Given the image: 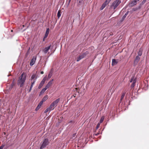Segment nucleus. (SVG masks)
<instances>
[{
  "instance_id": "f257e3e1",
  "label": "nucleus",
  "mask_w": 149,
  "mask_h": 149,
  "mask_svg": "<svg viewBox=\"0 0 149 149\" xmlns=\"http://www.w3.org/2000/svg\"><path fill=\"white\" fill-rule=\"evenodd\" d=\"M26 79V74L23 72L19 77L17 81V84L20 87H22L24 85V83Z\"/></svg>"
},
{
  "instance_id": "f03ea898",
  "label": "nucleus",
  "mask_w": 149,
  "mask_h": 149,
  "mask_svg": "<svg viewBox=\"0 0 149 149\" xmlns=\"http://www.w3.org/2000/svg\"><path fill=\"white\" fill-rule=\"evenodd\" d=\"M121 1L120 0H116L113 2L110 6V9L115 10L119 5Z\"/></svg>"
},
{
  "instance_id": "7ed1b4c3",
  "label": "nucleus",
  "mask_w": 149,
  "mask_h": 149,
  "mask_svg": "<svg viewBox=\"0 0 149 149\" xmlns=\"http://www.w3.org/2000/svg\"><path fill=\"white\" fill-rule=\"evenodd\" d=\"M49 143L48 139L46 138L43 141L40 147V149H43V148L45 147Z\"/></svg>"
},
{
  "instance_id": "20e7f679",
  "label": "nucleus",
  "mask_w": 149,
  "mask_h": 149,
  "mask_svg": "<svg viewBox=\"0 0 149 149\" xmlns=\"http://www.w3.org/2000/svg\"><path fill=\"white\" fill-rule=\"evenodd\" d=\"M88 52L87 51L86 52H85L82 53L77 58V61H79L81 59H82L85 56H86L88 54Z\"/></svg>"
},
{
  "instance_id": "39448f33",
  "label": "nucleus",
  "mask_w": 149,
  "mask_h": 149,
  "mask_svg": "<svg viewBox=\"0 0 149 149\" xmlns=\"http://www.w3.org/2000/svg\"><path fill=\"white\" fill-rule=\"evenodd\" d=\"M113 35V33L112 32H110L109 31H107L105 33L104 36L105 37H108Z\"/></svg>"
},
{
  "instance_id": "423d86ee",
  "label": "nucleus",
  "mask_w": 149,
  "mask_h": 149,
  "mask_svg": "<svg viewBox=\"0 0 149 149\" xmlns=\"http://www.w3.org/2000/svg\"><path fill=\"white\" fill-rule=\"evenodd\" d=\"M36 59V56H33L30 62V65L32 66L35 63Z\"/></svg>"
},
{
  "instance_id": "0eeeda50",
  "label": "nucleus",
  "mask_w": 149,
  "mask_h": 149,
  "mask_svg": "<svg viewBox=\"0 0 149 149\" xmlns=\"http://www.w3.org/2000/svg\"><path fill=\"white\" fill-rule=\"evenodd\" d=\"M140 59V58L139 56H136L135 60L134 61V65H136L139 62Z\"/></svg>"
},
{
  "instance_id": "6e6552de",
  "label": "nucleus",
  "mask_w": 149,
  "mask_h": 149,
  "mask_svg": "<svg viewBox=\"0 0 149 149\" xmlns=\"http://www.w3.org/2000/svg\"><path fill=\"white\" fill-rule=\"evenodd\" d=\"M53 79H52L46 85L45 87L47 89L49 88L51 85L52 83V82L53 81Z\"/></svg>"
},
{
  "instance_id": "1a4fd4ad",
  "label": "nucleus",
  "mask_w": 149,
  "mask_h": 149,
  "mask_svg": "<svg viewBox=\"0 0 149 149\" xmlns=\"http://www.w3.org/2000/svg\"><path fill=\"white\" fill-rule=\"evenodd\" d=\"M60 100V98H58L53 102L52 103L55 106V107H56L57 106V104L59 102Z\"/></svg>"
},
{
  "instance_id": "9d476101",
  "label": "nucleus",
  "mask_w": 149,
  "mask_h": 149,
  "mask_svg": "<svg viewBox=\"0 0 149 149\" xmlns=\"http://www.w3.org/2000/svg\"><path fill=\"white\" fill-rule=\"evenodd\" d=\"M60 100V98H58L53 102L52 103L55 106V107H56L57 106V104L59 102Z\"/></svg>"
},
{
  "instance_id": "9b49d317",
  "label": "nucleus",
  "mask_w": 149,
  "mask_h": 149,
  "mask_svg": "<svg viewBox=\"0 0 149 149\" xmlns=\"http://www.w3.org/2000/svg\"><path fill=\"white\" fill-rule=\"evenodd\" d=\"M118 60H116L115 59H113L112 60V65H116L118 63Z\"/></svg>"
},
{
  "instance_id": "f8f14e48",
  "label": "nucleus",
  "mask_w": 149,
  "mask_h": 149,
  "mask_svg": "<svg viewBox=\"0 0 149 149\" xmlns=\"http://www.w3.org/2000/svg\"><path fill=\"white\" fill-rule=\"evenodd\" d=\"M51 47V45L48 46V47H46L43 50V51L45 53H47L50 47Z\"/></svg>"
},
{
  "instance_id": "ddd939ff",
  "label": "nucleus",
  "mask_w": 149,
  "mask_h": 149,
  "mask_svg": "<svg viewBox=\"0 0 149 149\" xmlns=\"http://www.w3.org/2000/svg\"><path fill=\"white\" fill-rule=\"evenodd\" d=\"M137 1L136 0H134L131 2L130 3L131 6H132L136 5L137 3Z\"/></svg>"
},
{
  "instance_id": "4468645a",
  "label": "nucleus",
  "mask_w": 149,
  "mask_h": 149,
  "mask_svg": "<svg viewBox=\"0 0 149 149\" xmlns=\"http://www.w3.org/2000/svg\"><path fill=\"white\" fill-rule=\"evenodd\" d=\"M108 4L106 2H105L102 4V6L101 7L100 9L101 10H103L105 6Z\"/></svg>"
},
{
  "instance_id": "2eb2a0df",
  "label": "nucleus",
  "mask_w": 149,
  "mask_h": 149,
  "mask_svg": "<svg viewBox=\"0 0 149 149\" xmlns=\"http://www.w3.org/2000/svg\"><path fill=\"white\" fill-rule=\"evenodd\" d=\"M126 93L125 92H123L121 94V96L120 98V102H121V101H122V100H123V98H124L125 95V94Z\"/></svg>"
},
{
  "instance_id": "dca6fc26",
  "label": "nucleus",
  "mask_w": 149,
  "mask_h": 149,
  "mask_svg": "<svg viewBox=\"0 0 149 149\" xmlns=\"http://www.w3.org/2000/svg\"><path fill=\"white\" fill-rule=\"evenodd\" d=\"M49 28L47 29V30H46V32L45 34V37H44L45 38H46L47 37L48 34H49Z\"/></svg>"
},
{
  "instance_id": "f3484780",
  "label": "nucleus",
  "mask_w": 149,
  "mask_h": 149,
  "mask_svg": "<svg viewBox=\"0 0 149 149\" xmlns=\"http://www.w3.org/2000/svg\"><path fill=\"white\" fill-rule=\"evenodd\" d=\"M83 0H77V5L78 6H80L83 2Z\"/></svg>"
},
{
  "instance_id": "a211bd4d",
  "label": "nucleus",
  "mask_w": 149,
  "mask_h": 149,
  "mask_svg": "<svg viewBox=\"0 0 149 149\" xmlns=\"http://www.w3.org/2000/svg\"><path fill=\"white\" fill-rule=\"evenodd\" d=\"M55 107V106L52 103L49 107L51 110H52L54 109Z\"/></svg>"
},
{
  "instance_id": "6ab92c4d",
  "label": "nucleus",
  "mask_w": 149,
  "mask_h": 149,
  "mask_svg": "<svg viewBox=\"0 0 149 149\" xmlns=\"http://www.w3.org/2000/svg\"><path fill=\"white\" fill-rule=\"evenodd\" d=\"M48 98V96L47 95H46L42 99V101L43 102H45L46 100Z\"/></svg>"
},
{
  "instance_id": "aec40b11",
  "label": "nucleus",
  "mask_w": 149,
  "mask_h": 149,
  "mask_svg": "<svg viewBox=\"0 0 149 149\" xmlns=\"http://www.w3.org/2000/svg\"><path fill=\"white\" fill-rule=\"evenodd\" d=\"M142 50L141 49H139V51L138 52V56H141V55H142Z\"/></svg>"
},
{
  "instance_id": "412c9836",
  "label": "nucleus",
  "mask_w": 149,
  "mask_h": 149,
  "mask_svg": "<svg viewBox=\"0 0 149 149\" xmlns=\"http://www.w3.org/2000/svg\"><path fill=\"white\" fill-rule=\"evenodd\" d=\"M61 10H59L58 11L57 14V16L58 17V18H59L61 16Z\"/></svg>"
},
{
  "instance_id": "4be33fe9",
  "label": "nucleus",
  "mask_w": 149,
  "mask_h": 149,
  "mask_svg": "<svg viewBox=\"0 0 149 149\" xmlns=\"http://www.w3.org/2000/svg\"><path fill=\"white\" fill-rule=\"evenodd\" d=\"M44 83L42 82L41 81L40 83V84L39 85L38 88L39 89H40L41 88V87L43 86Z\"/></svg>"
},
{
  "instance_id": "5701e85b",
  "label": "nucleus",
  "mask_w": 149,
  "mask_h": 149,
  "mask_svg": "<svg viewBox=\"0 0 149 149\" xmlns=\"http://www.w3.org/2000/svg\"><path fill=\"white\" fill-rule=\"evenodd\" d=\"M128 12L127 11L125 13V15H123V17L122 18V20H123L126 17L127 15H128Z\"/></svg>"
},
{
  "instance_id": "b1692460",
  "label": "nucleus",
  "mask_w": 149,
  "mask_h": 149,
  "mask_svg": "<svg viewBox=\"0 0 149 149\" xmlns=\"http://www.w3.org/2000/svg\"><path fill=\"white\" fill-rule=\"evenodd\" d=\"M47 78V76L46 75L44 77L43 79L41 81V82L43 83H45L46 80Z\"/></svg>"
},
{
  "instance_id": "393cba45",
  "label": "nucleus",
  "mask_w": 149,
  "mask_h": 149,
  "mask_svg": "<svg viewBox=\"0 0 149 149\" xmlns=\"http://www.w3.org/2000/svg\"><path fill=\"white\" fill-rule=\"evenodd\" d=\"M47 89L45 87L44 88H43L42 90L40 92V93L42 94L44 93Z\"/></svg>"
},
{
  "instance_id": "a878e982",
  "label": "nucleus",
  "mask_w": 149,
  "mask_h": 149,
  "mask_svg": "<svg viewBox=\"0 0 149 149\" xmlns=\"http://www.w3.org/2000/svg\"><path fill=\"white\" fill-rule=\"evenodd\" d=\"M136 81V80H134L131 86L132 87H134L135 85V83Z\"/></svg>"
},
{
  "instance_id": "bb28decb",
  "label": "nucleus",
  "mask_w": 149,
  "mask_h": 149,
  "mask_svg": "<svg viewBox=\"0 0 149 149\" xmlns=\"http://www.w3.org/2000/svg\"><path fill=\"white\" fill-rule=\"evenodd\" d=\"M36 78L35 79H34L33 81V82H31V86L30 87L31 88H32L33 85L34 84L35 82L36 81Z\"/></svg>"
},
{
  "instance_id": "cd10ccee",
  "label": "nucleus",
  "mask_w": 149,
  "mask_h": 149,
  "mask_svg": "<svg viewBox=\"0 0 149 149\" xmlns=\"http://www.w3.org/2000/svg\"><path fill=\"white\" fill-rule=\"evenodd\" d=\"M76 134H73L71 137H70V139H72V140H73L75 138V137L76 136Z\"/></svg>"
},
{
  "instance_id": "c85d7f7f",
  "label": "nucleus",
  "mask_w": 149,
  "mask_h": 149,
  "mask_svg": "<svg viewBox=\"0 0 149 149\" xmlns=\"http://www.w3.org/2000/svg\"><path fill=\"white\" fill-rule=\"evenodd\" d=\"M52 111L51 109L49 108V107L48 108H47L46 110H45V112H44V113H47V112H48V111H49L50 112V111Z\"/></svg>"
},
{
  "instance_id": "c756f323",
  "label": "nucleus",
  "mask_w": 149,
  "mask_h": 149,
  "mask_svg": "<svg viewBox=\"0 0 149 149\" xmlns=\"http://www.w3.org/2000/svg\"><path fill=\"white\" fill-rule=\"evenodd\" d=\"M134 80H136V79L134 78V77L133 76V77H132L131 79H130V82H133V81H134Z\"/></svg>"
},
{
  "instance_id": "7c9ffc66",
  "label": "nucleus",
  "mask_w": 149,
  "mask_h": 149,
  "mask_svg": "<svg viewBox=\"0 0 149 149\" xmlns=\"http://www.w3.org/2000/svg\"><path fill=\"white\" fill-rule=\"evenodd\" d=\"M104 119V116H102L100 119V123H102Z\"/></svg>"
},
{
  "instance_id": "2f4dec72",
  "label": "nucleus",
  "mask_w": 149,
  "mask_h": 149,
  "mask_svg": "<svg viewBox=\"0 0 149 149\" xmlns=\"http://www.w3.org/2000/svg\"><path fill=\"white\" fill-rule=\"evenodd\" d=\"M36 75L33 74L31 77V80L34 79L36 77Z\"/></svg>"
},
{
  "instance_id": "473e14b6",
  "label": "nucleus",
  "mask_w": 149,
  "mask_h": 149,
  "mask_svg": "<svg viewBox=\"0 0 149 149\" xmlns=\"http://www.w3.org/2000/svg\"><path fill=\"white\" fill-rule=\"evenodd\" d=\"M52 76V74L50 72L48 74L47 79H49Z\"/></svg>"
},
{
  "instance_id": "72a5a7b5",
  "label": "nucleus",
  "mask_w": 149,
  "mask_h": 149,
  "mask_svg": "<svg viewBox=\"0 0 149 149\" xmlns=\"http://www.w3.org/2000/svg\"><path fill=\"white\" fill-rule=\"evenodd\" d=\"M40 107L41 106L38 105L36 108V111L38 110L40 108Z\"/></svg>"
},
{
  "instance_id": "f704fd0d",
  "label": "nucleus",
  "mask_w": 149,
  "mask_h": 149,
  "mask_svg": "<svg viewBox=\"0 0 149 149\" xmlns=\"http://www.w3.org/2000/svg\"><path fill=\"white\" fill-rule=\"evenodd\" d=\"M147 0H143V1L141 3V4L142 5Z\"/></svg>"
},
{
  "instance_id": "c9c22d12",
  "label": "nucleus",
  "mask_w": 149,
  "mask_h": 149,
  "mask_svg": "<svg viewBox=\"0 0 149 149\" xmlns=\"http://www.w3.org/2000/svg\"><path fill=\"white\" fill-rule=\"evenodd\" d=\"M4 146V145H2L1 146H0V149H3Z\"/></svg>"
},
{
  "instance_id": "e433bc0d",
  "label": "nucleus",
  "mask_w": 149,
  "mask_h": 149,
  "mask_svg": "<svg viewBox=\"0 0 149 149\" xmlns=\"http://www.w3.org/2000/svg\"><path fill=\"white\" fill-rule=\"evenodd\" d=\"M111 0H106L105 1L106 2L109 4V3L110 2Z\"/></svg>"
},
{
  "instance_id": "4c0bfd02",
  "label": "nucleus",
  "mask_w": 149,
  "mask_h": 149,
  "mask_svg": "<svg viewBox=\"0 0 149 149\" xmlns=\"http://www.w3.org/2000/svg\"><path fill=\"white\" fill-rule=\"evenodd\" d=\"M43 102H42V101L41 102H40V103L39 104H38L39 105H40V106H41L42 105V103Z\"/></svg>"
},
{
  "instance_id": "58836bf2",
  "label": "nucleus",
  "mask_w": 149,
  "mask_h": 149,
  "mask_svg": "<svg viewBox=\"0 0 149 149\" xmlns=\"http://www.w3.org/2000/svg\"><path fill=\"white\" fill-rule=\"evenodd\" d=\"M99 126H100V124L99 123L97 125L96 127V128L98 129Z\"/></svg>"
},
{
  "instance_id": "ea45409f",
  "label": "nucleus",
  "mask_w": 149,
  "mask_h": 149,
  "mask_svg": "<svg viewBox=\"0 0 149 149\" xmlns=\"http://www.w3.org/2000/svg\"><path fill=\"white\" fill-rule=\"evenodd\" d=\"M32 88H31L30 87L29 89V92H30L31 91V90L32 89Z\"/></svg>"
},
{
  "instance_id": "a19ab883",
  "label": "nucleus",
  "mask_w": 149,
  "mask_h": 149,
  "mask_svg": "<svg viewBox=\"0 0 149 149\" xmlns=\"http://www.w3.org/2000/svg\"><path fill=\"white\" fill-rule=\"evenodd\" d=\"M73 122V121L72 120H70L69 122V123H72Z\"/></svg>"
},
{
  "instance_id": "79ce46f5",
  "label": "nucleus",
  "mask_w": 149,
  "mask_h": 149,
  "mask_svg": "<svg viewBox=\"0 0 149 149\" xmlns=\"http://www.w3.org/2000/svg\"><path fill=\"white\" fill-rule=\"evenodd\" d=\"M40 73H41V74H43L44 73V72H43V71H41V72H40Z\"/></svg>"
},
{
  "instance_id": "37998d69",
  "label": "nucleus",
  "mask_w": 149,
  "mask_h": 149,
  "mask_svg": "<svg viewBox=\"0 0 149 149\" xmlns=\"http://www.w3.org/2000/svg\"><path fill=\"white\" fill-rule=\"evenodd\" d=\"M99 133H97V134H95V135L96 136H97V135H99Z\"/></svg>"
},
{
  "instance_id": "c03bdc74",
  "label": "nucleus",
  "mask_w": 149,
  "mask_h": 149,
  "mask_svg": "<svg viewBox=\"0 0 149 149\" xmlns=\"http://www.w3.org/2000/svg\"><path fill=\"white\" fill-rule=\"evenodd\" d=\"M13 86H14V84H13V83H12V84L11 85V86L12 87H13Z\"/></svg>"
},
{
  "instance_id": "a18cd8bd",
  "label": "nucleus",
  "mask_w": 149,
  "mask_h": 149,
  "mask_svg": "<svg viewBox=\"0 0 149 149\" xmlns=\"http://www.w3.org/2000/svg\"><path fill=\"white\" fill-rule=\"evenodd\" d=\"M71 1V0H69V2H68V4H69L70 3Z\"/></svg>"
},
{
  "instance_id": "49530a36",
  "label": "nucleus",
  "mask_w": 149,
  "mask_h": 149,
  "mask_svg": "<svg viewBox=\"0 0 149 149\" xmlns=\"http://www.w3.org/2000/svg\"><path fill=\"white\" fill-rule=\"evenodd\" d=\"M11 32H13V30H11Z\"/></svg>"
},
{
  "instance_id": "de8ad7c7",
  "label": "nucleus",
  "mask_w": 149,
  "mask_h": 149,
  "mask_svg": "<svg viewBox=\"0 0 149 149\" xmlns=\"http://www.w3.org/2000/svg\"><path fill=\"white\" fill-rule=\"evenodd\" d=\"M30 50V48H29V50Z\"/></svg>"
}]
</instances>
